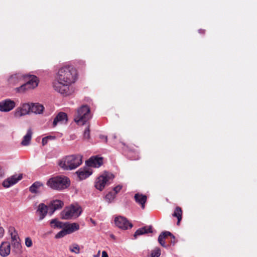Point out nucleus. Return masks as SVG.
<instances>
[{
    "label": "nucleus",
    "instance_id": "nucleus-1",
    "mask_svg": "<svg viewBox=\"0 0 257 257\" xmlns=\"http://www.w3.org/2000/svg\"><path fill=\"white\" fill-rule=\"evenodd\" d=\"M78 79L76 70L70 65L61 67L56 76L55 80L53 83L54 89L64 96L72 94L74 91L73 87Z\"/></svg>",
    "mask_w": 257,
    "mask_h": 257
},
{
    "label": "nucleus",
    "instance_id": "nucleus-2",
    "mask_svg": "<svg viewBox=\"0 0 257 257\" xmlns=\"http://www.w3.org/2000/svg\"><path fill=\"white\" fill-rule=\"evenodd\" d=\"M82 163V156L72 155L63 158L59 162V166L65 170H71L76 169Z\"/></svg>",
    "mask_w": 257,
    "mask_h": 257
},
{
    "label": "nucleus",
    "instance_id": "nucleus-3",
    "mask_svg": "<svg viewBox=\"0 0 257 257\" xmlns=\"http://www.w3.org/2000/svg\"><path fill=\"white\" fill-rule=\"evenodd\" d=\"M47 185L53 189L62 190L69 186L70 181L66 177L57 176L49 179Z\"/></svg>",
    "mask_w": 257,
    "mask_h": 257
},
{
    "label": "nucleus",
    "instance_id": "nucleus-4",
    "mask_svg": "<svg viewBox=\"0 0 257 257\" xmlns=\"http://www.w3.org/2000/svg\"><path fill=\"white\" fill-rule=\"evenodd\" d=\"M90 110L88 106L84 105L77 109L74 121L78 125H83L91 118Z\"/></svg>",
    "mask_w": 257,
    "mask_h": 257
},
{
    "label": "nucleus",
    "instance_id": "nucleus-5",
    "mask_svg": "<svg viewBox=\"0 0 257 257\" xmlns=\"http://www.w3.org/2000/svg\"><path fill=\"white\" fill-rule=\"evenodd\" d=\"M82 212L81 207L77 204H72L65 209L61 212V217L64 219H70L77 218Z\"/></svg>",
    "mask_w": 257,
    "mask_h": 257
},
{
    "label": "nucleus",
    "instance_id": "nucleus-6",
    "mask_svg": "<svg viewBox=\"0 0 257 257\" xmlns=\"http://www.w3.org/2000/svg\"><path fill=\"white\" fill-rule=\"evenodd\" d=\"M114 176L109 172H105L99 176L96 179L95 187L98 190H102L104 187L110 183Z\"/></svg>",
    "mask_w": 257,
    "mask_h": 257
},
{
    "label": "nucleus",
    "instance_id": "nucleus-7",
    "mask_svg": "<svg viewBox=\"0 0 257 257\" xmlns=\"http://www.w3.org/2000/svg\"><path fill=\"white\" fill-rule=\"evenodd\" d=\"M9 233L11 236L12 246L17 251H20L21 248V244L20 242V239L15 228L14 227L10 226L9 228Z\"/></svg>",
    "mask_w": 257,
    "mask_h": 257
},
{
    "label": "nucleus",
    "instance_id": "nucleus-8",
    "mask_svg": "<svg viewBox=\"0 0 257 257\" xmlns=\"http://www.w3.org/2000/svg\"><path fill=\"white\" fill-rule=\"evenodd\" d=\"M114 221L117 227L123 230L131 228L133 227L132 223H130L126 218L123 216L115 217Z\"/></svg>",
    "mask_w": 257,
    "mask_h": 257
},
{
    "label": "nucleus",
    "instance_id": "nucleus-9",
    "mask_svg": "<svg viewBox=\"0 0 257 257\" xmlns=\"http://www.w3.org/2000/svg\"><path fill=\"white\" fill-rule=\"evenodd\" d=\"M22 178V174H14L4 180L2 186L5 188H10L17 184Z\"/></svg>",
    "mask_w": 257,
    "mask_h": 257
},
{
    "label": "nucleus",
    "instance_id": "nucleus-10",
    "mask_svg": "<svg viewBox=\"0 0 257 257\" xmlns=\"http://www.w3.org/2000/svg\"><path fill=\"white\" fill-rule=\"evenodd\" d=\"M14 101L10 99H6L0 102V111L2 112H9L15 107Z\"/></svg>",
    "mask_w": 257,
    "mask_h": 257
},
{
    "label": "nucleus",
    "instance_id": "nucleus-11",
    "mask_svg": "<svg viewBox=\"0 0 257 257\" xmlns=\"http://www.w3.org/2000/svg\"><path fill=\"white\" fill-rule=\"evenodd\" d=\"M103 164V158L97 156H92L86 161L88 167L99 168Z\"/></svg>",
    "mask_w": 257,
    "mask_h": 257
},
{
    "label": "nucleus",
    "instance_id": "nucleus-12",
    "mask_svg": "<svg viewBox=\"0 0 257 257\" xmlns=\"http://www.w3.org/2000/svg\"><path fill=\"white\" fill-rule=\"evenodd\" d=\"M31 112V104L29 103H24L21 107H18L15 112L16 117H21L26 115Z\"/></svg>",
    "mask_w": 257,
    "mask_h": 257
},
{
    "label": "nucleus",
    "instance_id": "nucleus-13",
    "mask_svg": "<svg viewBox=\"0 0 257 257\" xmlns=\"http://www.w3.org/2000/svg\"><path fill=\"white\" fill-rule=\"evenodd\" d=\"M25 77L24 80H27L26 83L30 89H34L37 87L39 84V79L37 76L33 75H25Z\"/></svg>",
    "mask_w": 257,
    "mask_h": 257
},
{
    "label": "nucleus",
    "instance_id": "nucleus-14",
    "mask_svg": "<svg viewBox=\"0 0 257 257\" xmlns=\"http://www.w3.org/2000/svg\"><path fill=\"white\" fill-rule=\"evenodd\" d=\"M49 206L45 205L44 203H40L38 206L36 213L39 216V220H43L48 213L49 210Z\"/></svg>",
    "mask_w": 257,
    "mask_h": 257
},
{
    "label": "nucleus",
    "instance_id": "nucleus-15",
    "mask_svg": "<svg viewBox=\"0 0 257 257\" xmlns=\"http://www.w3.org/2000/svg\"><path fill=\"white\" fill-rule=\"evenodd\" d=\"M25 78V75L19 73L10 76L8 81L10 85H15L19 82L24 80Z\"/></svg>",
    "mask_w": 257,
    "mask_h": 257
},
{
    "label": "nucleus",
    "instance_id": "nucleus-16",
    "mask_svg": "<svg viewBox=\"0 0 257 257\" xmlns=\"http://www.w3.org/2000/svg\"><path fill=\"white\" fill-rule=\"evenodd\" d=\"M67 121V115L63 112H60L55 117L53 122V126H56L58 124H63Z\"/></svg>",
    "mask_w": 257,
    "mask_h": 257
},
{
    "label": "nucleus",
    "instance_id": "nucleus-17",
    "mask_svg": "<svg viewBox=\"0 0 257 257\" xmlns=\"http://www.w3.org/2000/svg\"><path fill=\"white\" fill-rule=\"evenodd\" d=\"M11 252V244L9 241H3L0 245V255L3 257L8 256Z\"/></svg>",
    "mask_w": 257,
    "mask_h": 257
},
{
    "label": "nucleus",
    "instance_id": "nucleus-18",
    "mask_svg": "<svg viewBox=\"0 0 257 257\" xmlns=\"http://www.w3.org/2000/svg\"><path fill=\"white\" fill-rule=\"evenodd\" d=\"M64 205L63 202L60 200H54L50 202L49 204V209L52 214L56 210L61 209Z\"/></svg>",
    "mask_w": 257,
    "mask_h": 257
},
{
    "label": "nucleus",
    "instance_id": "nucleus-19",
    "mask_svg": "<svg viewBox=\"0 0 257 257\" xmlns=\"http://www.w3.org/2000/svg\"><path fill=\"white\" fill-rule=\"evenodd\" d=\"M43 190V184L39 181L34 182L29 188L30 191L34 194H40Z\"/></svg>",
    "mask_w": 257,
    "mask_h": 257
},
{
    "label": "nucleus",
    "instance_id": "nucleus-20",
    "mask_svg": "<svg viewBox=\"0 0 257 257\" xmlns=\"http://www.w3.org/2000/svg\"><path fill=\"white\" fill-rule=\"evenodd\" d=\"M78 177L80 180H83L90 176L92 171L90 169H80L76 172Z\"/></svg>",
    "mask_w": 257,
    "mask_h": 257
},
{
    "label": "nucleus",
    "instance_id": "nucleus-21",
    "mask_svg": "<svg viewBox=\"0 0 257 257\" xmlns=\"http://www.w3.org/2000/svg\"><path fill=\"white\" fill-rule=\"evenodd\" d=\"M67 233L71 234L79 229V225L76 223L64 224V226Z\"/></svg>",
    "mask_w": 257,
    "mask_h": 257
},
{
    "label": "nucleus",
    "instance_id": "nucleus-22",
    "mask_svg": "<svg viewBox=\"0 0 257 257\" xmlns=\"http://www.w3.org/2000/svg\"><path fill=\"white\" fill-rule=\"evenodd\" d=\"M135 199L137 203L141 205V207L145 208V204L147 201V196L140 193H137L135 195Z\"/></svg>",
    "mask_w": 257,
    "mask_h": 257
},
{
    "label": "nucleus",
    "instance_id": "nucleus-23",
    "mask_svg": "<svg viewBox=\"0 0 257 257\" xmlns=\"http://www.w3.org/2000/svg\"><path fill=\"white\" fill-rule=\"evenodd\" d=\"M152 232V228L151 226H145L142 228H140L137 230L134 234V237L135 238L137 237L138 236L144 234L145 233H147L149 232Z\"/></svg>",
    "mask_w": 257,
    "mask_h": 257
},
{
    "label": "nucleus",
    "instance_id": "nucleus-24",
    "mask_svg": "<svg viewBox=\"0 0 257 257\" xmlns=\"http://www.w3.org/2000/svg\"><path fill=\"white\" fill-rule=\"evenodd\" d=\"M44 107L43 105L38 103L31 104V112L36 114H41L43 112Z\"/></svg>",
    "mask_w": 257,
    "mask_h": 257
},
{
    "label": "nucleus",
    "instance_id": "nucleus-25",
    "mask_svg": "<svg viewBox=\"0 0 257 257\" xmlns=\"http://www.w3.org/2000/svg\"><path fill=\"white\" fill-rule=\"evenodd\" d=\"M167 236H172L174 238V236L169 231H164L162 232L159 236L158 241L159 243L163 246L165 247V238Z\"/></svg>",
    "mask_w": 257,
    "mask_h": 257
},
{
    "label": "nucleus",
    "instance_id": "nucleus-26",
    "mask_svg": "<svg viewBox=\"0 0 257 257\" xmlns=\"http://www.w3.org/2000/svg\"><path fill=\"white\" fill-rule=\"evenodd\" d=\"M32 131L31 129H29L27 131V134L23 137V140L21 142V145L24 146H27L30 144V142L32 139Z\"/></svg>",
    "mask_w": 257,
    "mask_h": 257
},
{
    "label": "nucleus",
    "instance_id": "nucleus-27",
    "mask_svg": "<svg viewBox=\"0 0 257 257\" xmlns=\"http://www.w3.org/2000/svg\"><path fill=\"white\" fill-rule=\"evenodd\" d=\"M182 211L179 207H176L173 216L177 218V225L179 224V222L182 219Z\"/></svg>",
    "mask_w": 257,
    "mask_h": 257
},
{
    "label": "nucleus",
    "instance_id": "nucleus-28",
    "mask_svg": "<svg viewBox=\"0 0 257 257\" xmlns=\"http://www.w3.org/2000/svg\"><path fill=\"white\" fill-rule=\"evenodd\" d=\"M50 224L52 227L54 228H63L64 226V223L62 222L59 221L56 219H52L50 221Z\"/></svg>",
    "mask_w": 257,
    "mask_h": 257
},
{
    "label": "nucleus",
    "instance_id": "nucleus-29",
    "mask_svg": "<svg viewBox=\"0 0 257 257\" xmlns=\"http://www.w3.org/2000/svg\"><path fill=\"white\" fill-rule=\"evenodd\" d=\"M116 195L113 191H110L105 195V200L108 202H111L115 197Z\"/></svg>",
    "mask_w": 257,
    "mask_h": 257
},
{
    "label": "nucleus",
    "instance_id": "nucleus-30",
    "mask_svg": "<svg viewBox=\"0 0 257 257\" xmlns=\"http://www.w3.org/2000/svg\"><path fill=\"white\" fill-rule=\"evenodd\" d=\"M69 249L71 252L76 254H78L80 252V247L78 244L75 243L70 245L69 246Z\"/></svg>",
    "mask_w": 257,
    "mask_h": 257
},
{
    "label": "nucleus",
    "instance_id": "nucleus-31",
    "mask_svg": "<svg viewBox=\"0 0 257 257\" xmlns=\"http://www.w3.org/2000/svg\"><path fill=\"white\" fill-rule=\"evenodd\" d=\"M26 83L22 85L20 87H17L16 88L17 91L19 93H24L26 91L30 90L28 87H27Z\"/></svg>",
    "mask_w": 257,
    "mask_h": 257
},
{
    "label": "nucleus",
    "instance_id": "nucleus-32",
    "mask_svg": "<svg viewBox=\"0 0 257 257\" xmlns=\"http://www.w3.org/2000/svg\"><path fill=\"white\" fill-rule=\"evenodd\" d=\"M161 255V250L159 248H156L152 251L151 257H159Z\"/></svg>",
    "mask_w": 257,
    "mask_h": 257
},
{
    "label": "nucleus",
    "instance_id": "nucleus-33",
    "mask_svg": "<svg viewBox=\"0 0 257 257\" xmlns=\"http://www.w3.org/2000/svg\"><path fill=\"white\" fill-rule=\"evenodd\" d=\"M67 234H68L67 233V232H66V230L65 229V228H64V229L63 230H62L61 231H59L55 236V237L56 238H61L63 236H64L65 235H67Z\"/></svg>",
    "mask_w": 257,
    "mask_h": 257
},
{
    "label": "nucleus",
    "instance_id": "nucleus-34",
    "mask_svg": "<svg viewBox=\"0 0 257 257\" xmlns=\"http://www.w3.org/2000/svg\"><path fill=\"white\" fill-rule=\"evenodd\" d=\"M83 137L85 139H88L90 138V127L89 125L85 128L84 133Z\"/></svg>",
    "mask_w": 257,
    "mask_h": 257
},
{
    "label": "nucleus",
    "instance_id": "nucleus-35",
    "mask_svg": "<svg viewBox=\"0 0 257 257\" xmlns=\"http://www.w3.org/2000/svg\"><path fill=\"white\" fill-rule=\"evenodd\" d=\"M25 243L26 246L28 247H31L33 245L32 240L29 237H27L25 238Z\"/></svg>",
    "mask_w": 257,
    "mask_h": 257
},
{
    "label": "nucleus",
    "instance_id": "nucleus-36",
    "mask_svg": "<svg viewBox=\"0 0 257 257\" xmlns=\"http://www.w3.org/2000/svg\"><path fill=\"white\" fill-rule=\"evenodd\" d=\"M121 188H122V186L118 185L113 188V190L112 191L116 195L118 192H119L120 191Z\"/></svg>",
    "mask_w": 257,
    "mask_h": 257
},
{
    "label": "nucleus",
    "instance_id": "nucleus-37",
    "mask_svg": "<svg viewBox=\"0 0 257 257\" xmlns=\"http://www.w3.org/2000/svg\"><path fill=\"white\" fill-rule=\"evenodd\" d=\"M5 176V171L3 168L0 167V179L4 178Z\"/></svg>",
    "mask_w": 257,
    "mask_h": 257
},
{
    "label": "nucleus",
    "instance_id": "nucleus-38",
    "mask_svg": "<svg viewBox=\"0 0 257 257\" xmlns=\"http://www.w3.org/2000/svg\"><path fill=\"white\" fill-rule=\"evenodd\" d=\"M48 137H45L43 138L42 141L43 146H45V145H46L48 143Z\"/></svg>",
    "mask_w": 257,
    "mask_h": 257
},
{
    "label": "nucleus",
    "instance_id": "nucleus-39",
    "mask_svg": "<svg viewBox=\"0 0 257 257\" xmlns=\"http://www.w3.org/2000/svg\"><path fill=\"white\" fill-rule=\"evenodd\" d=\"M4 234V229L3 227L0 226V238L3 237Z\"/></svg>",
    "mask_w": 257,
    "mask_h": 257
},
{
    "label": "nucleus",
    "instance_id": "nucleus-40",
    "mask_svg": "<svg viewBox=\"0 0 257 257\" xmlns=\"http://www.w3.org/2000/svg\"><path fill=\"white\" fill-rule=\"evenodd\" d=\"M102 257H108V254L106 251H102Z\"/></svg>",
    "mask_w": 257,
    "mask_h": 257
},
{
    "label": "nucleus",
    "instance_id": "nucleus-41",
    "mask_svg": "<svg viewBox=\"0 0 257 257\" xmlns=\"http://www.w3.org/2000/svg\"><path fill=\"white\" fill-rule=\"evenodd\" d=\"M46 137H48V140H52V139H55V137L51 136H47Z\"/></svg>",
    "mask_w": 257,
    "mask_h": 257
},
{
    "label": "nucleus",
    "instance_id": "nucleus-42",
    "mask_svg": "<svg viewBox=\"0 0 257 257\" xmlns=\"http://www.w3.org/2000/svg\"><path fill=\"white\" fill-rule=\"evenodd\" d=\"M198 32L199 33H204V30H202V29H200L198 30Z\"/></svg>",
    "mask_w": 257,
    "mask_h": 257
},
{
    "label": "nucleus",
    "instance_id": "nucleus-43",
    "mask_svg": "<svg viewBox=\"0 0 257 257\" xmlns=\"http://www.w3.org/2000/svg\"><path fill=\"white\" fill-rule=\"evenodd\" d=\"M171 237H172L173 238V240H171V242H172V243H173V244H174L175 243V242H176V241H175V238H174L172 236H171Z\"/></svg>",
    "mask_w": 257,
    "mask_h": 257
},
{
    "label": "nucleus",
    "instance_id": "nucleus-44",
    "mask_svg": "<svg viewBox=\"0 0 257 257\" xmlns=\"http://www.w3.org/2000/svg\"><path fill=\"white\" fill-rule=\"evenodd\" d=\"M91 222L94 225H96V223H95V221L94 220H93V219H91Z\"/></svg>",
    "mask_w": 257,
    "mask_h": 257
},
{
    "label": "nucleus",
    "instance_id": "nucleus-45",
    "mask_svg": "<svg viewBox=\"0 0 257 257\" xmlns=\"http://www.w3.org/2000/svg\"><path fill=\"white\" fill-rule=\"evenodd\" d=\"M102 139H104H104H105V141H107V137H106V136H103V137H102Z\"/></svg>",
    "mask_w": 257,
    "mask_h": 257
},
{
    "label": "nucleus",
    "instance_id": "nucleus-46",
    "mask_svg": "<svg viewBox=\"0 0 257 257\" xmlns=\"http://www.w3.org/2000/svg\"><path fill=\"white\" fill-rule=\"evenodd\" d=\"M130 159H131V160H137V159H138V158H131Z\"/></svg>",
    "mask_w": 257,
    "mask_h": 257
},
{
    "label": "nucleus",
    "instance_id": "nucleus-47",
    "mask_svg": "<svg viewBox=\"0 0 257 257\" xmlns=\"http://www.w3.org/2000/svg\"><path fill=\"white\" fill-rule=\"evenodd\" d=\"M69 257H73V256H69Z\"/></svg>",
    "mask_w": 257,
    "mask_h": 257
}]
</instances>
